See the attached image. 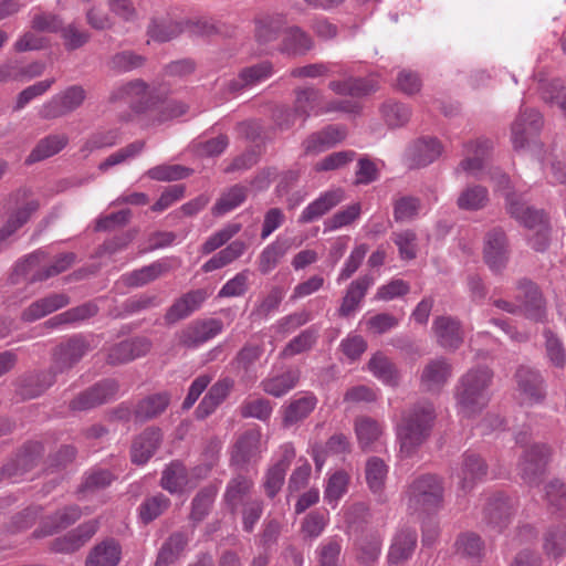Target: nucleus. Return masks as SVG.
<instances>
[{
  "label": "nucleus",
  "instance_id": "obj_1",
  "mask_svg": "<svg viewBox=\"0 0 566 566\" xmlns=\"http://www.w3.org/2000/svg\"><path fill=\"white\" fill-rule=\"evenodd\" d=\"M436 409L429 401H419L401 413L396 427L399 452L403 458L412 457L431 434Z\"/></svg>",
  "mask_w": 566,
  "mask_h": 566
},
{
  "label": "nucleus",
  "instance_id": "obj_2",
  "mask_svg": "<svg viewBox=\"0 0 566 566\" xmlns=\"http://www.w3.org/2000/svg\"><path fill=\"white\" fill-rule=\"evenodd\" d=\"M492 378L493 374L489 368L470 369L460 377L454 397L462 417L473 418L488 406Z\"/></svg>",
  "mask_w": 566,
  "mask_h": 566
},
{
  "label": "nucleus",
  "instance_id": "obj_3",
  "mask_svg": "<svg viewBox=\"0 0 566 566\" xmlns=\"http://www.w3.org/2000/svg\"><path fill=\"white\" fill-rule=\"evenodd\" d=\"M405 496L412 513L437 512L443 506L444 481L432 473L418 475L408 484Z\"/></svg>",
  "mask_w": 566,
  "mask_h": 566
},
{
  "label": "nucleus",
  "instance_id": "obj_4",
  "mask_svg": "<svg viewBox=\"0 0 566 566\" xmlns=\"http://www.w3.org/2000/svg\"><path fill=\"white\" fill-rule=\"evenodd\" d=\"M46 259L44 251H35L17 263L14 274L23 276L29 283L42 282L69 270L75 263L76 254H59L50 265L46 264Z\"/></svg>",
  "mask_w": 566,
  "mask_h": 566
},
{
  "label": "nucleus",
  "instance_id": "obj_5",
  "mask_svg": "<svg viewBox=\"0 0 566 566\" xmlns=\"http://www.w3.org/2000/svg\"><path fill=\"white\" fill-rule=\"evenodd\" d=\"M552 455L551 448L545 443L527 447L518 461V475L530 486H538L546 474Z\"/></svg>",
  "mask_w": 566,
  "mask_h": 566
},
{
  "label": "nucleus",
  "instance_id": "obj_6",
  "mask_svg": "<svg viewBox=\"0 0 566 566\" xmlns=\"http://www.w3.org/2000/svg\"><path fill=\"white\" fill-rule=\"evenodd\" d=\"M94 336L76 334L56 346L54 368L63 373L74 367L88 352L95 348Z\"/></svg>",
  "mask_w": 566,
  "mask_h": 566
},
{
  "label": "nucleus",
  "instance_id": "obj_7",
  "mask_svg": "<svg viewBox=\"0 0 566 566\" xmlns=\"http://www.w3.org/2000/svg\"><path fill=\"white\" fill-rule=\"evenodd\" d=\"M86 98V92L81 85H72L51 97L39 109L42 119H55L77 109Z\"/></svg>",
  "mask_w": 566,
  "mask_h": 566
},
{
  "label": "nucleus",
  "instance_id": "obj_8",
  "mask_svg": "<svg viewBox=\"0 0 566 566\" xmlns=\"http://www.w3.org/2000/svg\"><path fill=\"white\" fill-rule=\"evenodd\" d=\"M516 511L514 502L503 495L493 494L488 497L483 507V522L495 533H501L512 522Z\"/></svg>",
  "mask_w": 566,
  "mask_h": 566
},
{
  "label": "nucleus",
  "instance_id": "obj_9",
  "mask_svg": "<svg viewBox=\"0 0 566 566\" xmlns=\"http://www.w3.org/2000/svg\"><path fill=\"white\" fill-rule=\"evenodd\" d=\"M119 384L115 379H104L77 395L71 402L72 410L84 411L106 403L117 397Z\"/></svg>",
  "mask_w": 566,
  "mask_h": 566
},
{
  "label": "nucleus",
  "instance_id": "obj_10",
  "mask_svg": "<svg viewBox=\"0 0 566 566\" xmlns=\"http://www.w3.org/2000/svg\"><path fill=\"white\" fill-rule=\"evenodd\" d=\"M488 473V464L480 454L467 451L461 457L455 476L458 488L465 495L471 492L475 485L484 480Z\"/></svg>",
  "mask_w": 566,
  "mask_h": 566
},
{
  "label": "nucleus",
  "instance_id": "obj_11",
  "mask_svg": "<svg viewBox=\"0 0 566 566\" xmlns=\"http://www.w3.org/2000/svg\"><path fill=\"white\" fill-rule=\"evenodd\" d=\"M222 331L223 323L218 318L193 321L177 334L178 344L186 348H196Z\"/></svg>",
  "mask_w": 566,
  "mask_h": 566
},
{
  "label": "nucleus",
  "instance_id": "obj_12",
  "mask_svg": "<svg viewBox=\"0 0 566 566\" xmlns=\"http://www.w3.org/2000/svg\"><path fill=\"white\" fill-rule=\"evenodd\" d=\"M515 378L522 405L534 406L544 401L546 391L544 379L539 371L521 366L515 374Z\"/></svg>",
  "mask_w": 566,
  "mask_h": 566
},
{
  "label": "nucleus",
  "instance_id": "obj_13",
  "mask_svg": "<svg viewBox=\"0 0 566 566\" xmlns=\"http://www.w3.org/2000/svg\"><path fill=\"white\" fill-rule=\"evenodd\" d=\"M99 522L91 520L82 523L76 528L51 542V551L61 554H71L85 545L97 532Z\"/></svg>",
  "mask_w": 566,
  "mask_h": 566
},
{
  "label": "nucleus",
  "instance_id": "obj_14",
  "mask_svg": "<svg viewBox=\"0 0 566 566\" xmlns=\"http://www.w3.org/2000/svg\"><path fill=\"white\" fill-rule=\"evenodd\" d=\"M452 376V366L444 357L428 360L420 374V386L424 391L439 392Z\"/></svg>",
  "mask_w": 566,
  "mask_h": 566
},
{
  "label": "nucleus",
  "instance_id": "obj_15",
  "mask_svg": "<svg viewBox=\"0 0 566 566\" xmlns=\"http://www.w3.org/2000/svg\"><path fill=\"white\" fill-rule=\"evenodd\" d=\"M82 514V510L77 505L65 506L42 520L39 527L33 531L32 536L34 538L52 536L73 525L81 518Z\"/></svg>",
  "mask_w": 566,
  "mask_h": 566
},
{
  "label": "nucleus",
  "instance_id": "obj_16",
  "mask_svg": "<svg viewBox=\"0 0 566 566\" xmlns=\"http://www.w3.org/2000/svg\"><path fill=\"white\" fill-rule=\"evenodd\" d=\"M543 127V117L535 109H523L512 124V143L515 149L524 148L528 139Z\"/></svg>",
  "mask_w": 566,
  "mask_h": 566
},
{
  "label": "nucleus",
  "instance_id": "obj_17",
  "mask_svg": "<svg viewBox=\"0 0 566 566\" xmlns=\"http://www.w3.org/2000/svg\"><path fill=\"white\" fill-rule=\"evenodd\" d=\"M263 451L262 433L259 429H250L241 434L232 451V462L243 467L255 462Z\"/></svg>",
  "mask_w": 566,
  "mask_h": 566
},
{
  "label": "nucleus",
  "instance_id": "obj_18",
  "mask_svg": "<svg viewBox=\"0 0 566 566\" xmlns=\"http://www.w3.org/2000/svg\"><path fill=\"white\" fill-rule=\"evenodd\" d=\"M483 254L485 263L493 272H500L506 265L507 242L501 229H493L486 233Z\"/></svg>",
  "mask_w": 566,
  "mask_h": 566
},
{
  "label": "nucleus",
  "instance_id": "obj_19",
  "mask_svg": "<svg viewBox=\"0 0 566 566\" xmlns=\"http://www.w3.org/2000/svg\"><path fill=\"white\" fill-rule=\"evenodd\" d=\"M150 349V342L146 338L125 339L112 345L107 349L106 361L116 366L127 364L140 356L146 355Z\"/></svg>",
  "mask_w": 566,
  "mask_h": 566
},
{
  "label": "nucleus",
  "instance_id": "obj_20",
  "mask_svg": "<svg viewBox=\"0 0 566 566\" xmlns=\"http://www.w3.org/2000/svg\"><path fill=\"white\" fill-rule=\"evenodd\" d=\"M274 73V66L270 61H262L256 64L243 67L237 77L227 83V90L230 93H239L247 87L254 86L268 78Z\"/></svg>",
  "mask_w": 566,
  "mask_h": 566
},
{
  "label": "nucleus",
  "instance_id": "obj_21",
  "mask_svg": "<svg viewBox=\"0 0 566 566\" xmlns=\"http://www.w3.org/2000/svg\"><path fill=\"white\" fill-rule=\"evenodd\" d=\"M207 297V292L201 289L193 290L184 294L177 298L167 310L164 316L165 323L167 325H172L181 319L187 318L202 305Z\"/></svg>",
  "mask_w": 566,
  "mask_h": 566
},
{
  "label": "nucleus",
  "instance_id": "obj_22",
  "mask_svg": "<svg viewBox=\"0 0 566 566\" xmlns=\"http://www.w3.org/2000/svg\"><path fill=\"white\" fill-rule=\"evenodd\" d=\"M432 332L438 344L448 350H455L463 342L460 322L450 316H438L433 319Z\"/></svg>",
  "mask_w": 566,
  "mask_h": 566
},
{
  "label": "nucleus",
  "instance_id": "obj_23",
  "mask_svg": "<svg viewBox=\"0 0 566 566\" xmlns=\"http://www.w3.org/2000/svg\"><path fill=\"white\" fill-rule=\"evenodd\" d=\"M294 457V448L291 444H285L282 447V458L268 469L263 486L269 497H274L282 489L286 471Z\"/></svg>",
  "mask_w": 566,
  "mask_h": 566
},
{
  "label": "nucleus",
  "instance_id": "obj_24",
  "mask_svg": "<svg viewBox=\"0 0 566 566\" xmlns=\"http://www.w3.org/2000/svg\"><path fill=\"white\" fill-rule=\"evenodd\" d=\"M316 405L317 398L313 392H304L302 396L294 397L282 409V426L291 428L304 421Z\"/></svg>",
  "mask_w": 566,
  "mask_h": 566
},
{
  "label": "nucleus",
  "instance_id": "obj_25",
  "mask_svg": "<svg viewBox=\"0 0 566 566\" xmlns=\"http://www.w3.org/2000/svg\"><path fill=\"white\" fill-rule=\"evenodd\" d=\"M345 198L342 188H335L323 192L317 199L304 208L298 217L300 223H311L339 205Z\"/></svg>",
  "mask_w": 566,
  "mask_h": 566
},
{
  "label": "nucleus",
  "instance_id": "obj_26",
  "mask_svg": "<svg viewBox=\"0 0 566 566\" xmlns=\"http://www.w3.org/2000/svg\"><path fill=\"white\" fill-rule=\"evenodd\" d=\"M192 536L191 531L180 530L171 533L158 551L154 566H170L184 554Z\"/></svg>",
  "mask_w": 566,
  "mask_h": 566
},
{
  "label": "nucleus",
  "instance_id": "obj_27",
  "mask_svg": "<svg viewBox=\"0 0 566 566\" xmlns=\"http://www.w3.org/2000/svg\"><path fill=\"white\" fill-rule=\"evenodd\" d=\"M71 303V298L65 293H51L42 298L31 303L21 314L24 322L38 321L53 312H56Z\"/></svg>",
  "mask_w": 566,
  "mask_h": 566
},
{
  "label": "nucleus",
  "instance_id": "obj_28",
  "mask_svg": "<svg viewBox=\"0 0 566 566\" xmlns=\"http://www.w3.org/2000/svg\"><path fill=\"white\" fill-rule=\"evenodd\" d=\"M234 386V380L230 377H224L216 381L205 395L202 400L196 408V417L198 419H206L213 413L216 409L226 400Z\"/></svg>",
  "mask_w": 566,
  "mask_h": 566
},
{
  "label": "nucleus",
  "instance_id": "obj_29",
  "mask_svg": "<svg viewBox=\"0 0 566 566\" xmlns=\"http://www.w3.org/2000/svg\"><path fill=\"white\" fill-rule=\"evenodd\" d=\"M492 148V142L486 138H478L465 145L468 157L459 164V170L470 176L482 179L484 168V157Z\"/></svg>",
  "mask_w": 566,
  "mask_h": 566
},
{
  "label": "nucleus",
  "instance_id": "obj_30",
  "mask_svg": "<svg viewBox=\"0 0 566 566\" xmlns=\"http://www.w3.org/2000/svg\"><path fill=\"white\" fill-rule=\"evenodd\" d=\"M418 535L415 528L403 527L392 538L387 560L390 565L402 564L408 560L417 546Z\"/></svg>",
  "mask_w": 566,
  "mask_h": 566
},
{
  "label": "nucleus",
  "instance_id": "obj_31",
  "mask_svg": "<svg viewBox=\"0 0 566 566\" xmlns=\"http://www.w3.org/2000/svg\"><path fill=\"white\" fill-rule=\"evenodd\" d=\"M374 284V277L365 274L353 281L346 289L345 295L337 313L340 317L352 316L359 307L369 287Z\"/></svg>",
  "mask_w": 566,
  "mask_h": 566
},
{
  "label": "nucleus",
  "instance_id": "obj_32",
  "mask_svg": "<svg viewBox=\"0 0 566 566\" xmlns=\"http://www.w3.org/2000/svg\"><path fill=\"white\" fill-rule=\"evenodd\" d=\"M163 439L159 428L145 429L133 442L130 455L136 464H145L156 452Z\"/></svg>",
  "mask_w": 566,
  "mask_h": 566
},
{
  "label": "nucleus",
  "instance_id": "obj_33",
  "mask_svg": "<svg viewBox=\"0 0 566 566\" xmlns=\"http://www.w3.org/2000/svg\"><path fill=\"white\" fill-rule=\"evenodd\" d=\"M323 93L314 86L296 87L294 90V103L300 120L304 124L312 115L321 116Z\"/></svg>",
  "mask_w": 566,
  "mask_h": 566
},
{
  "label": "nucleus",
  "instance_id": "obj_34",
  "mask_svg": "<svg viewBox=\"0 0 566 566\" xmlns=\"http://www.w3.org/2000/svg\"><path fill=\"white\" fill-rule=\"evenodd\" d=\"M10 200L15 203L17 208L10 213L8 221L19 230L39 210L40 202L32 197L31 191L27 188L17 190L11 195Z\"/></svg>",
  "mask_w": 566,
  "mask_h": 566
},
{
  "label": "nucleus",
  "instance_id": "obj_35",
  "mask_svg": "<svg viewBox=\"0 0 566 566\" xmlns=\"http://www.w3.org/2000/svg\"><path fill=\"white\" fill-rule=\"evenodd\" d=\"M346 137V132L339 126L329 125L324 129L311 134L304 142L305 154H318L334 147Z\"/></svg>",
  "mask_w": 566,
  "mask_h": 566
},
{
  "label": "nucleus",
  "instance_id": "obj_36",
  "mask_svg": "<svg viewBox=\"0 0 566 566\" xmlns=\"http://www.w3.org/2000/svg\"><path fill=\"white\" fill-rule=\"evenodd\" d=\"M442 153L436 138H419L407 149V158L412 167H424L433 163Z\"/></svg>",
  "mask_w": 566,
  "mask_h": 566
},
{
  "label": "nucleus",
  "instance_id": "obj_37",
  "mask_svg": "<svg viewBox=\"0 0 566 566\" xmlns=\"http://www.w3.org/2000/svg\"><path fill=\"white\" fill-rule=\"evenodd\" d=\"M328 88L336 95L360 97L375 92L378 83L371 77L348 76L328 83Z\"/></svg>",
  "mask_w": 566,
  "mask_h": 566
},
{
  "label": "nucleus",
  "instance_id": "obj_38",
  "mask_svg": "<svg viewBox=\"0 0 566 566\" xmlns=\"http://www.w3.org/2000/svg\"><path fill=\"white\" fill-rule=\"evenodd\" d=\"M354 429L363 450H376V446L384 433V426L379 421L367 416H360L355 419Z\"/></svg>",
  "mask_w": 566,
  "mask_h": 566
},
{
  "label": "nucleus",
  "instance_id": "obj_39",
  "mask_svg": "<svg viewBox=\"0 0 566 566\" xmlns=\"http://www.w3.org/2000/svg\"><path fill=\"white\" fill-rule=\"evenodd\" d=\"M170 403V395L166 391L149 395L139 400L134 409V418L146 422L163 415Z\"/></svg>",
  "mask_w": 566,
  "mask_h": 566
},
{
  "label": "nucleus",
  "instance_id": "obj_40",
  "mask_svg": "<svg viewBox=\"0 0 566 566\" xmlns=\"http://www.w3.org/2000/svg\"><path fill=\"white\" fill-rule=\"evenodd\" d=\"M69 143L65 134H51L41 138L25 159L27 164H34L48 159L60 153Z\"/></svg>",
  "mask_w": 566,
  "mask_h": 566
},
{
  "label": "nucleus",
  "instance_id": "obj_41",
  "mask_svg": "<svg viewBox=\"0 0 566 566\" xmlns=\"http://www.w3.org/2000/svg\"><path fill=\"white\" fill-rule=\"evenodd\" d=\"M507 211L521 224L531 230L547 224L546 218L542 211L527 207L525 203L513 199L510 195H507Z\"/></svg>",
  "mask_w": 566,
  "mask_h": 566
},
{
  "label": "nucleus",
  "instance_id": "obj_42",
  "mask_svg": "<svg viewBox=\"0 0 566 566\" xmlns=\"http://www.w3.org/2000/svg\"><path fill=\"white\" fill-rule=\"evenodd\" d=\"M298 369H289L281 375L263 379L260 384L262 390L273 397H282L296 387L300 381Z\"/></svg>",
  "mask_w": 566,
  "mask_h": 566
},
{
  "label": "nucleus",
  "instance_id": "obj_43",
  "mask_svg": "<svg viewBox=\"0 0 566 566\" xmlns=\"http://www.w3.org/2000/svg\"><path fill=\"white\" fill-rule=\"evenodd\" d=\"M120 554V545L114 539H106L91 551L86 566H117Z\"/></svg>",
  "mask_w": 566,
  "mask_h": 566
},
{
  "label": "nucleus",
  "instance_id": "obj_44",
  "mask_svg": "<svg viewBox=\"0 0 566 566\" xmlns=\"http://www.w3.org/2000/svg\"><path fill=\"white\" fill-rule=\"evenodd\" d=\"M186 32L185 22L168 17L155 18L148 25L147 33L156 42L170 41Z\"/></svg>",
  "mask_w": 566,
  "mask_h": 566
},
{
  "label": "nucleus",
  "instance_id": "obj_45",
  "mask_svg": "<svg viewBox=\"0 0 566 566\" xmlns=\"http://www.w3.org/2000/svg\"><path fill=\"white\" fill-rule=\"evenodd\" d=\"M520 297L523 298L530 317L535 321L543 319L545 315V302L537 285L523 280L518 283Z\"/></svg>",
  "mask_w": 566,
  "mask_h": 566
},
{
  "label": "nucleus",
  "instance_id": "obj_46",
  "mask_svg": "<svg viewBox=\"0 0 566 566\" xmlns=\"http://www.w3.org/2000/svg\"><path fill=\"white\" fill-rule=\"evenodd\" d=\"M368 370L384 384L398 386L400 374L396 365L382 353L378 352L368 361Z\"/></svg>",
  "mask_w": 566,
  "mask_h": 566
},
{
  "label": "nucleus",
  "instance_id": "obj_47",
  "mask_svg": "<svg viewBox=\"0 0 566 566\" xmlns=\"http://www.w3.org/2000/svg\"><path fill=\"white\" fill-rule=\"evenodd\" d=\"M168 270L169 266L166 263L157 261L149 265L143 266L138 270L124 274L122 276V281L126 286L139 287L157 280L163 274L168 272Z\"/></svg>",
  "mask_w": 566,
  "mask_h": 566
},
{
  "label": "nucleus",
  "instance_id": "obj_48",
  "mask_svg": "<svg viewBox=\"0 0 566 566\" xmlns=\"http://www.w3.org/2000/svg\"><path fill=\"white\" fill-rule=\"evenodd\" d=\"M188 485V472L186 467L178 462H171L165 468L160 478V486L170 494L184 492Z\"/></svg>",
  "mask_w": 566,
  "mask_h": 566
},
{
  "label": "nucleus",
  "instance_id": "obj_49",
  "mask_svg": "<svg viewBox=\"0 0 566 566\" xmlns=\"http://www.w3.org/2000/svg\"><path fill=\"white\" fill-rule=\"evenodd\" d=\"M248 197V188L242 185H234L224 190L213 205L211 211L216 217L223 216L239 206H241Z\"/></svg>",
  "mask_w": 566,
  "mask_h": 566
},
{
  "label": "nucleus",
  "instance_id": "obj_50",
  "mask_svg": "<svg viewBox=\"0 0 566 566\" xmlns=\"http://www.w3.org/2000/svg\"><path fill=\"white\" fill-rule=\"evenodd\" d=\"M245 250V242L241 240L232 241L229 245H227L224 249L220 250L211 259H209L202 265V271L208 273L219 270L239 259L241 255H243Z\"/></svg>",
  "mask_w": 566,
  "mask_h": 566
},
{
  "label": "nucleus",
  "instance_id": "obj_51",
  "mask_svg": "<svg viewBox=\"0 0 566 566\" xmlns=\"http://www.w3.org/2000/svg\"><path fill=\"white\" fill-rule=\"evenodd\" d=\"M312 48L311 36L298 27H292L285 31L280 51L292 55H303Z\"/></svg>",
  "mask_w": 566,
  "mask_h": 566
},
{
  "label": "nucleus",
  "instance_id": "obj_52",
  "mask_svg": "<svg viewBox=\"0 0 566 566\" xmlns=\"http://www.w3.org/2000/svg\"><path fill=\"white\" fill-rule=\"evenodd\" d=\"M290 249L287 240L276 239L266 245L259 255L258 266L262 274L274 270Z\"/></svg>",
  "mask_w": 566,
  "mask_h": 566
},
{
  "label": "nucleus",
  "instance_id": "obj_53",
  "mask_svg": "<svg viewBox=\"0 0 566 566\" xmlns=\"http://www.w3.org/2000/svg\"><path fill=\"white\" fill-rule=\"evenodd\" d=\"M218 490L214 485H207L202 488L191 501V510L189 520L193 523L202 522L214 503Z\"/></svg>",
  "mask_w": 566,
  "mask_h": 566
},
{
  "label": "nucleus",
  "instance_id": "obj_54",
  "mask_svg": "<svg viewBox=\"0 0 566 566\" xmlns=\"http://www.w3.org/2000/svg\"><path fill=\"white\" fill-rule=\"evenodd\" d=\"M252 488L253 481L244 475H237L228 482L223 500L232 512L237 511Z\"/></svg>",
  "mask_w": 566,
  "mask_h": 566
},
{
  "label": "nucleus",
  "instance_id": "obj_55",
  "mask_svg": "<svg viewBox=\"0 0 566 566\" xmlns=\"http://www.w3.org/2000/svg\"><path fill=\"white\" fill-rule=\"evenodd\" d=\"M388 474V467L378 457H371L365 465V478L369 490L375 494H381Z\"/></svg>",
  "mask_w": 566,
  "mask_h": 566
},
{
  "label": "nucleus",
  "instance_id": "obj_56",
  "mask_svg": "<svg viewBox=\"0 0 566 566\" xmlns=\"http://www.w3.org/2000/svg\"><path fill=\"white\" fill-rule=\"evenodd\" d=\"M317 337L318 329L311 326L293 337L282 349L280 356L282 358H291L295 355L308 352L316 344Z\"/></svg>",
  "mask_w": 566,
  "mask_h": 566
},
{
  "label": "nucleus",
  "instance_id": "obj_57",
  "mask_svg": "<svg viewBox=\"0 0 566 566\" xmlns=\"http://www.w3.org/2000/svg\"><path fill=\"white\" fill-rule=\"evenodd\" d=\"M488 201L489 192L485 187L469 186L460 192L457 206L461 210L475 211L484 208Z\"/></svg>",
  "mask_w": 566,
  "mask_h": 566
},
{
  "label": "nucleus",
  "instance_id": "obj_58",
  "mask_svg": "<svg viewBox=\"0 0 566 566\" xmlns=\"http://www.w3.org/2000/svg\"><path fill=\"white\" fill-rule=\"evenodd\" d=\"M284 25L285 20L281 14L261 18L258 20L255 27V38L258 42L268 44L276 40Z\"/></svg>",
  "mask_w": 566,
  "mask_h": 566
},
{
  "label": "nucleus",
  "instance_id": "obj_59",
  "mask_svg": "<svg viewBox=\"0 0 566 566\" xmlns=\"http://www.w3.org/2000/svg\"><path fill=\"white\" fill-rule=\"evenodd\" d=\"M163 303L158 294L142 293L127 298L122 304V316L138 314L160 306Z\"/></svg>",
  "mask_w": 566,
  "mask_h": 566
},
{
  "label": "nucleus",
  "instance_id": "obj_60",
  "mask_svg": "<svg viewBox=\"0 0 566 566\" xmlns=\"http://www.w3.org/2000/svg\"><path fill=\"white\" fill-rule=\"evenodd\" d=\"M170 506V500L163 493L147 497L139 505V517L148 524L159 517Z\"/></svg>",
  "mask_w": 566,
  "mask_h": 566
},
{
  "label": "nucleus",
  "instance_id": "obj_61",
  "mask_svg": "<svg viewBox=\"0 0 566 566\" xmlns=\"http://www.w3.org/2000/svg\"><path fill=\"white\" fill-rule=\"evenodd\" d=\"M285 291L281 286H273L269 293L261 298L251 312V317L262 319L268 317L272 312L276 311L283 301Z\"/></svg>",
  "mask_w": 566,
  "mask_h": 566
},
{
  "label": "nucleus",
  "instance_id": "obj_62",
  "mask_svg": "<svg viewBox=\"0 0 566 566\" xmlns=\"http://www.w3.org/2000/svg\"><path fill=\"white\" fill-rule=\"evenodd\" d=\"M192 169L182 165H158L146 171V176L157 181H177L189 177Z\"/></svg>",
  "mask_w": 566,
  "mask_h": 566
},
{
  "label": "nucleus",
  "instance_id": "obj_63",
  "mask_svg": "<svg viewBox=\"0 0 566 566\" xmlns=\"http://www.w3.org/2000/svg\"><path fill=\"white\" fill-rule=\"evenodd\" d=\"M272 411L271 401L264 398L245 399L240 406V415L243 418H255L263 422L271 418Z\"/></svg>",
  "mask_w": 566,
  "mask_h": 566
},
{
  "label": "nucleus",
  "instance_id": "obj_64",
  "mask_svg": "<svg viewBox=\"0 0 566 566\" xmlns=\"http://www.w3.org/2000/svg\"><path fill=\"white\" fill-rule=\"evenodd\" d=\"M241 230L240 223H228L213 234H211L201 245L200 251L202 254H210L217 249L224 245Z\"/></svg>",
  "mask_w": 566,
  "mask_h": 566
}]
</instances>
